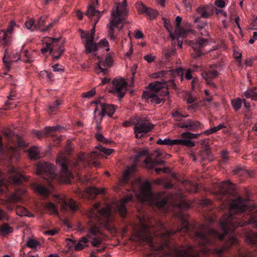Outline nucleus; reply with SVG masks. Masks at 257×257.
Masks as SVG:
<instances>
[{"instance_id": "obj_57", "label": "nucleus", "mask_w": 257, "mask_h": 257, "mask_svg": "<svg viewBox=\"0 0 257 257\" xmlns=\"http://www.w3.org/2000/svg\"><path fill=\"white\" fill-rule=\"evenodd\" d=\"M95 94V90L94 89H92L91 90L84 92L82 94V96L84 97L90 98L93 96Z\"/></svg>"}, {"instance_id": "obj_33", "label": "nucleus", "mask_w": 257, "mask_h": 257, "mask_svg": "<svg viewBox=\"0 0 257 257\" xmlns=\"http://www.w3.org/2000/svg\"><path fill=\"white\" fill-rule=\"evenodd\" d=\"M61 104V101L60 100H56L52 104L47 105L48 112L50 114L54 113L57 110H58L59 106Z\"/></svg>"}, {"instance_id": "obj_63", "label": "nucleus", "mask_w": 257, "mask_h": 257, "mask_svg": "<svg viewBox=\"0 0 257 257\" xmlns=\"http://www.w3.org/2000/svg\"><path fill=\"white\" fill-rule=\"evenodd\" d=\"M228 152L225 150H223L221 153L222 160L223 163H226L228 160Z\"/></svg>"}, {"instance_id": "obj_17", "label": "nucleus", "mask_w": 257, "mask_h": 257, "mask_svg": "<svg viewBox=\"0 0 257 257\" xmlns=\"http://www.w3.org/2000/svg\"><path fill=\"white\" fill-rule=\"evenodd\" d=\"M216 68V66H211L209 70L201 73L202 77L206 80L207 83L209 85H213L211 80L216 77L218 74L217 71L215 70Z\"/></svg>"}, {"instance_id": "obj_9", "label": "nucleus", "mask_w": 257, "mask_h": 257, "mask_svg": "<svg viewBox=\"0 0 257 257\" xmlns=\"http://www.w3.org/2000/svg\"><path fill=\"white\" fill-rule=\"evenodd\" d=\"M112 86L110 92H112L119 98L124 96L127 90V84L123 79H114L112 82Z\"/></svg>"}, {"instance_id": "obj_3", "label": "nucleus", "mask_w": 257, "mask_h": 257, "mask_svg": "<svg viewBox=\"0 0 257 257\" xmlns=\"http://www.w3.org/2000/svg\"><path fill=\"white\" fill-rule=\"evenodd\" d=\"M126 0H123L122 3L117 5L115 9L111 12L109 23L107 25L108 36L111 40L115 41L116 36L114 35V28H118V25L123 23L127 16L126 11Z\"/></svg>"}, {"instance_id": "obj_54", "label": "nucleus", "mask_w": 257, "mask_h": 257, "mask_svg": "<svg viewBox=\"0 0 257 257\" xmlns=\"http://www.w3.org/2000/svg\"><path fill=\"white\" fill-rule=\"evenodd\" d=\"M17 214L20 216H28L29 212L25 208L23 207H20L18 208L17 210Z\"/></svg>"}, {"instance_id": "obj_25", "label": "nucleus", "mask_w": 257, "mask_h": 257, "mask_svg": "<svg viewBox=\"0 0 257 257\" xmlns=\"http://www.w3.org/2000/svg\"><path fill=\"white\" fill-rule=\"evenodd\" d=\"M0 40L4 46H9L11 44L12 36L8 34L5 30L0 31Z\"/></svg>"}, {"instance_id": "obj_13", "label": "nucleus", "mask_w": 257, "mask_h": 257, "mask_svg": "<svg viewBox=\"0 0 257 257\" xmlns=\"http://www.w3.org/2000/svg\"><path fill=\"white\" fill-rule=\"evenodd\" d=\"M98 59V62L97 63V66L95 68V71L97 73L102 72L104 75L107 74L108 70L104 67H110L113 64V60L111 57L108 55L106 56L105 58H100L97 57Z\"/></svg>"}, {"instance_id": "obj_55", "label": "nucleus", "mask_w": 257, "mask_h": 257, "mask_svg": "<svg viewBox=\"0 0 257 257\" xmlns=\"http://www.w3.org/2000/svg\"><path fill=\"white\" fill-rule=\"evenodd\" d=\"M168 73L167 71H161L155 73H153L151 75V77L154 78H159L164 77L166 74Z\"/></svg>"}, {"instance_id": "obj_58", "label": "nucleus", "mask_w": 257, "mask_h": 257, "mask_svg": "<svg viewBox=\"0 0 257 257\" xmlns=\"http://www.w3.org/2000/svg\"><path fill=\"white\" fill-rule=\"evenodd\" d=\"M99 151L107 155H110L113 152V150L107 149L103 147H100Z\"/></svg>"}, {"instance_id": "obj_20", "label": "nucleus", "mask_w": 257, "mask_h": 257, "mask_svg": "<svg viewBox=\"0 0 257 257\" xmlns=\"http://www.w3.org/2000/svg\"><path fill=\"white\" fill-rule=\"evenodd\" d=\"M137 8L140 13L146 14L150 19H155L158 15L157 10L148 8L142 3L138 4Z\"/></svg>"}, {"instance_id": "obj_48", "label": "nucleus", "mask_w": 257, "mask_h": 257, "mask_svg": "<svg viewBox=\"0 0 257 257\" xmlns=\"http://www.w3.org/2000/svg\"><path fill=\"white\" fill-rule=\"evenodd\" d=\"M233 172L234 174L238 175L239 176H245L248 174L247 171L240 166H236L233 170Z\"/></svg>"}, {"instance_id": "obj_16", "label": "nucleus", "mask_w": 257, "mask_h": 257, "mask_svg": "<svg viewBox=\"0 0 257 257\" xmlns=\"http://www.w3.org/2000/svg\"><path fill=\"white\" fill-rule=\"evenodd\" d=\"M98 232V229L96 226H94L90 229L89 232L86 235L89 239V241L91 240L92 245L94 247L98 246L102 242L101 238L97 235Z\"/></svg>"}, {"instance_id": "obj_5", "label": "nucleus", "mask_w": 257, "mask_h": 257, "mask_svg": "<svg viewBox=\"0 0 257 257\" xmlns=\"http://www.w3.org/2000/svg\"><path fill=\"white\" fill-rule=\"evenodd\" d=\"M137 187L135 186L134 183H132L133 191L137 197L142 201L153 199L154 194L151 189V185L149 181H147L143 183L140 179L136 180Z\"/></svg>"}, {"instance_id": "obj_30", "label": "nucleus", "mask_w": 257, "mask_h": 257, "mask_svg": "<svg viewBox=\"0 0 257 257\" xmlns=\"http://www.w3.org/2000/svg\"><path fill=\"white\" fill-rule=\"evenodd\" d=\"M32 186L33 189L42 196L47 197L49 195V191L45 186L37 184H34Z\"/></svg>"}, {"instance_id": "obj_10", "label": "nucleus", "mask_w": 257, "mask_h": 257, "mask_svg": "<svg viewBox=\"0 0 257 257\" xmlns=\"http://www.w3.org/2000/svg\"><path fill=\"white\" fill-rule=\"evenodd\" d=\"M177 126L180 128L184 129L187 132H197L202 130L204 128V125L200 121L193 119H188L179 122Z\"/></svg>"}, {"instance_id": "obj_38", "label": "nucleus", "mask_w": 257, "mask_h": 257, "mask_svg": "<svg viewBox=\"0 0 257 257\" xmlns=\"http://www.w3.org/2000/svg\"><path fill=\"white\" fill-rule=\"evenodd\" d=\"M187 248L185 250L181 249H176V257H186V255H188L189 252L193 250L194 246L192 245H188Z\"/></svg>"}, {"instance_id": "obj_46", "label": "nucleus", "mask_w": 257, "mask_h": 257, "mask_svg": "<svg viewBox=\"0 0 257 257\" xmlns=\"http://www.w3.org/2000/svg\"><path fill=\"white\" fill-rule=\"evenodd\" d=\"M164 26L168 30L169 32V35L170 38L172 39L173 41H174L176 39V37L174 34L172 33V26L170 24V22L169 20L164 19Z\"/></svg>"}, {"instance_id": "obj_62", "label": "nucleus", "mask_w": 257, "mask_h": 257, "mask_svg": "<svg viewBox=\"0 0 257 257\" xmlns=\"http://www.w3.org/2000/svg\"><path fill=\"white\" fill-rule=\"evenodd\" d=\"M226 126L224 123H220L219 125H218L216 126L211 127L212 129V131L214 133L217 132V131L223 128H225Z\"/></svg>"}, {"instance_id": "obj_64", "label": "nucleus", "mask_w": 257, "mask_h": 257, "mask_svg": "<svg viewBox=\"0 0 257 257\" xmlns=\"http://www.w3.org/2000/svg\"><path fill=\"white\" fill-rule=\"evenodd\" d=\"M135 37L137 39H143L145 36L141 31L137 30L135 31Z\"/></svg>"}, {"instance_id": "obj_35", "label": "nucleus", "mask_w": 257, "mask_h": 257, "mask_svg": "<svg viewBox=\"0 0 257 257\" xmlns=\"http://www.w3.org/2000/svg\"><path fill=\"white\" fill-rule=\"evenodd\" d=\"M88 242H89V239L86 236L82 237L78 242L75 243L74 249L77 251L82 249L86 246L85 244Z\"/></svg>"}, {"instance_id": "obj_56", "label": "nucleus", "mask_w": 257, "mask_h": 257, "mask_svg": "<svg viewBox=\"0 0 257 257\" xmlns=\"http://www.w3.org/2000/svg\"><path fill=\"white\" fill-rule=\"evenodd\" d=\"M58 22V20H53L51 23H50L46 27L42 29V32H45L49 31L51 28H52L55 24H56Z\"/></svg>"}, {"instance_id": "obj_34", "label": "nucleus", "mask_w": 257, "mask_h": 257, "mask_svg": "<svg viewBox=\"0 0 257 257\" xmlns=\"http://www.w3.org/2000/svg\"><path fill=\"white\" fill-rule=\"evenodd\" d=\"M38 148L33 147L30 148L29 150V156L31 159L34 160H38L40 158V152Z\"/></svg>"}, {"instance_id": "obj_28", "label": "nucleus", "mask_w": 257, "mask_h": 257, "mask_svg": "<svg viewBox=\"0 0 257 257\" xmlns=\"http://www.w3.org/2000/svg\"><path fill=\"white\" fill-rule=\"evenodd\" d=\"M115 111L114 105L108 104L107 103L102 104L101 112L104 113V115H107L111 117Z\"/></svg>"}, {"instance_id": "obj_47", "label": "nucleus", "mask_w": 257, "mask_h": 257, "mask_svg": "<svg viewBox=\"0 0 257 257\" xmlns=\"http://www.w3.org/2000/svg\"><path fill=\"white\" fill-rule=\"evenodd\" d=\"M25 25L26 28L33 31L37 29V24L35 23V21L33 19H30L25 23Z\"/></svg>"}, {"instance_id": "obj_4", "label": "nucleus", "mask_w": 257, "mask_h": 257, "mask_svg": "<svg viewBox=\"0 0 257 257\" xmlns=\"http://www.w3.org/2000/svg\"><path fill=\"white\" fill-rule=\"evenodd\" d=\"M36 173L39 176L46 180L49 185H51V181L58 179V176L55 172L54 165L46 162H39L36 166Z\"/></svg>"}, {"instance_id": "obj_6", "label": "nucleus", "mask_w": 257, "mask_h": 257, "mask_svg": "<svg viewBox=\"0 0 257 257\" xmlns=\"http://www.w3.org/2000/svg\"><path fill=\"white\" fill-rule=\"evenodd\" d=\"M100 203H95L88 211L87 215L90 219L99 222L102 218L108 219L110 215V211L108 208L100 209Z\"/></svg>"}, {"instance_id": "obj_2", "label": "nucleus", "mask_w": 257, "mask_h": 257, "mask_svg": "<svg viewBox=\"0 0 257 257\" xmlns=\"http://www.w3.org/2000/svg\"><path fill=\"white\" fill-rule=\"evenodd\" d=\"M97 0H95L93 3L90 5L86 13V15L89 17V19L93 21L92 24V28L91 30V33H85L83 32L81 35L82 39H86L84 42L86 49V53H90L93 51V55H96L97 51V45L96 43L94 42V35L95 33V27L96 24L99 21L100 18L102 16L103 11L100 12L99 11L96 10L94 8V5L97 4Z\"/></svg>"}, {"instance_id": "obj_44", "label": "nucleus", "mask_w": 257, "mask_h": 257, "mask_svg": "<svg viewBox=\"0 0 257 257\" xmlns=\"http://www.w3.org/2000/svg\"><path fill=\"white\" fill-rule=\"evenodd\" d=\"M48 17L47 16H44L40 17L38 20V22L37 23V29H40L41 32L42 29L47 26L46 21Z\"/></svg>"}, {"instance_id": "obj_36", "label": "nucleus", "mask_w": 257, "mask_h": 257, "mask_svg": "<svg viewBox=\"0 0 257 257\" xmlns=\"http://www.w3.org/2000/svg\"><path fill=\"white\" fill-rule=\"evenodd\" d=\"M197 11L201 18H207L211 15L209 8L207 7H199Z\"/></svg>"}, {"instance_id": "obj_7", "label": "nucleus", "mask_w": 257, "mask_h": 257, "mask_svg": "<svg viewBox=\"0 0 257 257\" xmlns=\"http://www.w3.org/2000/svg\"><path fill=\"white\" fill-rule=\"evenodd\" d=\"M208 41L207 39L200 38L196 40L190 41L189 45L192 48L191 52L192 56L194 58H198L204 54L202 49L207 45Z\"/></svg>"}, {"instance_id": "obj_40", "label": "nucleus", "mask_w": 257, "mask_h": 257, "mask_svg": "<svg viewBox=\"0 0 257 257\" xmlns=\"http://www.w3.org/2000/svg\"><path fill=\"white\" fill-rule=\"evenodd\" d=\"M242 102L243 99H241L239 97L235 98L231 100V105L235 112L240 110L242 106Z\"/></svg>"}, {"instance_id": "obj_43", "label": "nucleus", "mask_w": 257, "mask_h": 257, "mask_svg": "<svg viewBox=\"0 0 257 257\" xmlns=\"http://www.w3.org/2000/svg\"><path fill=\"white\" fill-rule=\"evenodd\" d=\"M186 189L190 193H196L198 190V186L196 184H193L190 182H184Z\"/></svg>"}, {"instance_id": "obj_41", "label": "nucleus", "mask_w": 257, "mask_h": 257, "mask_svg": "<svg viewBox=\"0 0 257 257\" xmlns=\"http://www.w3.org/2000/svg\"><path fill=\"white\" fill-rule=\"evenodd\" d=\"M139 237L143 242L150 245L153 243V238L151 235L147 234L145 232H142L139 235Z\"/></svg>"}, {"instance_id": "obj_18", "label": "nucleus", "mask_w": 257, "mask_h": 257, "mask_svg": "<svg viewBox=\"0 0 257 257\" xmlns=\"http://www.w3.org/2000/svg\"><path fill=\"white\" fill-rule=\"evenodd\" d=\"M149 86L154 90L155 92H150L148 95V99H150L151 101L157 104H160L164 102L165 99L163 97H160L158 95V92L156 91L158 88L155 84L153 83H150Z\"/></svg>"}, {"instance_id": "obj_45", "label": "nucleus", "mask_w": 257, "mask_h": 257, "mask_svg": "<svg viewBox=\"0 0 257 257\" xmlns=\"http://www.w3.org/2000/svg\"><path fill=\"white\" fill-rule=\"evenodd\" d=\"M18 27L19 26L16 24L15 21L11 20L9 23L7 29L5 30V31L12 36L15 28Z\"/></svg>"}, {"instance_id": "obj_11", "label": "nucleus", "mask_w": 257, "mask_h": 257, "mask_svg": "<svg viewBox=\"0 0 257 257\" xmlns=\"http://www.w3.org/2000/svg\"><path fill=\"white\" fill-rule=\"evenodd\" d=\"M203 210L205 212L204 215L209 224L217 221V217L214 211H212L213 206L212 201L209 199H204L202 200Z\"/></svg>"}, {"instance_id": "obj_24", "label": "nucleus", "mask_w": 257, "mask_h": 257, "mask_svg": "<svg viewBox=\"0 0 257 257\" xmlns=\"http://www.w3.org/2000/svg\"><path fill=\"white\" fill-rule=\"evenodd\" d=\"M49 41L46 43V46L41 49V53L43 54L49 52V54H52L55 50V44L59 43V39L49 38Z\"/></svg>"}, {"instance_id": "obj_32", "label": "nucleus", "mask_w": 257, "mask_h": 257, "mask_svg": "<svg viewBox=\"0 0 257 257\" xmlns=\"http://www.w3.org/2000/svg\"><path fill=\"white\" fill-rule=\"evenodd\" d=\"M170 74H171L174 78L176 79H179L181 82L183 80V74L184 71L182 68H178L175 69H173L170 71Z\"/></svg>"}, {"instance_id": "obj_8", "label": "nucleus", "mask_w": 257, "mask_h": 257, "mask_svg": "<svg viewBox=\"0 0 257 257\" xmlns=\"http://www.w3.org/2000/svg\"><path fill=\"white\" fill-rule=\"evenodd\" d=\"M154 127V125L146 120H140L136 123L134 127L136 138L142 139L144 135L151 132Z\"/></svg>"}, {"instance_id": "obj_12", "label": "nucleus", "mask_w": 257, "mask_h": 257, "mask_svg": "<svg viewBox=\"0 0 257 257\" xmlns=\"http://www.w3.org/2000/svg\"><path fill=\"white\" fill-rule=\"evenodd\" d=\"M56 163L61 167V174L63 177L66 178V179H69L71 177L72 174L68 168L70 161L64 155L60 154L58 155Z\"/></svg>"}, {"instance_id": "obj_61", "label": "nucleus", "mask_w": 257, "mask_h": 257, "mask_svg": "<svg viewBox=\"0 0 257 257\" xmlns=\"http://www.w3.org/2000/svg\"><path fill=\"white\" fill-rule=\"evenodd\" d=\"M54 71L62 72L64 71V68L59 64H56L52 66Z\"/></svg>"}, {"instance_id": "obj_23", "label": "nucleus", "mask_w": 257, "mask_h": 257, "mask_svg": "<svg viewBox=\"0 0 257 257\" xmlns=\"http://www.w3.org/2000/svg\"><path fill=\"white\" fill-rule=\"evenodd\" d=\"M182 18L180 16H177L175 19L176 23V30L175 33L178 35L179 37H183L187 35L188 33L191 31V30H186L181 25L182 22Z\"/></svg>"}, {"instance_id": "obj_15", "label": "nucleus", "mask_w": 257, "mask_h": 257, "mask_svg": "<svg viewBox=\"0 0 257 257\" xmlns=\"http://www.w3.org/2000/svg\"><path fill=\"white\" fill-rule=\"evenodd\" d=\"M18 60H22V57L19 52L13 54L11 55L8 48L5 50L4 56L3 58V62L5 66V70L9 71L11 68V64L16 62Z\"/></svg>"}, {"instance_id": "obj_26", "label": "nucleus", "mask_w": 257, "mask_h": 257, "mask_svg": "<svg viewBox=\"0 0 257 257\" xmlns=\"http://www.w3.org/2000/svg\"><path fill=\"white\" fill-rule=\"evenodd\" d=\"M145 164L151 168L159 165H163L165 162L163 160H159L157 159H152L150 156H147L144 161Z\"/></svg>"}, {"instance_id": "obj_1", "label": "nucleus", "mask_w": 257, "mask_h": 257, "mask_svg": "<svg viewBox=\"0 0 257 257\" xmlns=\"http://www.w3.org/2000/svg\"><path fill=\"white\" fill-rule=\"evenodd\" d=\"M218 192L219 196L217 199L229 203L228 212L224 213L219 220L221 234L209 224H200L197 229L189 223L187 218L182 213L179 215L180 224L176 229L166 232L168 237L180 233L181 235L187 234L194 239L195 244L200 247V249L194 248L192 250L193 253L188 254V257H204L207 254L224 257L223 253L225 250L233 246L238 248V241L235 232L237 227L248 224L257 227V218L255 215L244 213L240 217L245 211L250 210V207L247 201L241 197L233 199L236 192L232 183L229 181L222 183Z\"/></svg>"}, {"instance_id": "obj_21", "label": "nucleus", "mask_w": 257, "mask_h": 257, "mask_svg": "<svg viewBox=\"0 0 257 257\" xmlns=\"http://www.w3.org/2000/svg\"><path fill=\"white\" fill-rule=\"evenodd\" d=\"M64 127H61L59 125H56L54 126H48L45 127L44 132H39L35 131L34 134L39 138H41L43 135H51L56 132H61Z\"/></svg>"}, {"instance_id": "obj_31", "label": "nucleus", "mask_w": 257, "mask_h": 257, "mask_svg": "<svg viewBox=\"0 0 257 257\" xmlns=\"http://www.w3.org/2000/svg\"><path fill=\"white\" fill-rule=\"evenodd\" d=\"M168 198L164 197H162L161 196H157V200L154 202L155 205L159 208H165L168 204Z\"/></svg>"}, {"instance_id": "obj_60", "label": "nucleus", "mask_w": 257, "mask_h": 257, "mask_svg": "<svg viewBox=\"0 0 257 257\" xmlns=\"http://www.w3.org/2000/svg\"><path fill=\"white\" fill-rule=\"evenodd\" d=\"M172 115L176 121L180 122L181 121L180 117H181V113L177 110L174 111L172 112Z\"/></svg>"}, {"instance_id": "obj_22", "label": "nucleus", "mask_w": 257, "mask_h": 257, "mask_svg": "<svg viewBox=\"0 0 257 257\" xmlns=\"http://www.w3.org/2000/svg\"><path fill=\"white\" fill-rule=\"evenodd\" d=\"M134 199L133 195H130L126 197L123 198L121 204L117 206V209L120 216L122 218H125L127 213V210L125 204L129 201H132Z\"/></svg>"}, {"instance_id": "obj_37", "label": "nucleus", "mask_w": 257, "mask_h": 257, "mask_svg": "<svg viewBox=\"0 0 257 257\" xmlns=\"http://www.w3.org/2000/svg\"><path fill=\"white\" fill-rule=\"evenodd\" d=\"M13 228L7 223H4L2 225H0V235H7L13 232Z\"/></svg>"}, {"instance_id": "obj_59", "label": "nucleus", "mask_w": 257, "mask_h": 257, "mask_svg": "<svg viewBox=\"0 0 257 257\" xmlns=\"http://www.w3.org/2000/svg\"><path fill=\"white\" fill-rule=\"evenodd\" d=\"M130 170L126 171L122 175V179L124 183H128L130 180Z\"/></svg>"}, {"instance_id": "obj_50", "label": "nucleus", "mask_w": 257, "mask_h": 257, "mask_svg": "<svg viewBox=\"0 0 257 257\" xmlns=\"http://www.w3.org/2000/svg\"><path fill=\"white\" fill-rule=\"evenodd\" d=\"M97 111V107H96L94 111V119L95 120V121L96 123H101V122L103 118V117L105 116L104 113H103L102 112L100 111L98 113V114L96 115V112Z\"/></svg>"}, {"instance_id": "obj_49", "label": "nucleus", "mask_w": 257, "mask_h": 257, "mask_svg": "<svg viewBox=\"0 0 257 257\" xmlns=\"http://www.w3.org/2000/svg\"><path fill=\"white\" fill-rule=\"evenodd\" d=\"M88 192L91 195H94L95 196L99 194H104L105 193V190L102 188L98 189L94 187H92L89 189Z\"/></svg>"}, {"instance_id": "obj_51", "label": "nucleus", "mask_w": 257, "mask_h": 257, "mask_svg": "<svg viewBox=\"0 0 257 257\" xmlns=\"http://www.w3.org/2000/svg\"><path fill=\"white\" fill-rule=\"evenodd\" d=\"M46 208L49 210L51 214H57L58 210L55 205L52 203L49 202L46 205Z\"/></svg>"}, {"instance_id": "obj_14", "label": "nucleus", "mask_w": 257, "mask_h": 257, "mask_svg": "<svg viewBox=\"0 0 257 257\" xmlns=\"http://www.w3.org/2000/svg\"><path fill=\"white\" fill-rule=\"evenodd\" d=\"M157 143L161 145H182L188 147H193L195 146V143L192 141L188 140H181V139L176 140L166 139L164 140H162L161 139H159L157 141Z\"/></svg>"}, {"instance_id": "obj_42", "label": "nucleus", "mask_w": 257, "mask_h": 257, "mask_svg": "<svg viewBox=\"0 0 257 257\" xmlns=\"http://www.w3.org/2000/svg\"><path fill=\"white\" fill-rule=\"evenodd\" d=\"M201 134H203L202 133L200 134H192L190 132H184L181 135L182 138V139H181L188 140L191 141L190 139H196L200 137L201 135Z\"/></svg>"}, {"instance_id": "obj_19", "label": "nucleus", "mask_w": 257, "mask_h": 257, "mask_svg": "<svg viewBox=\"0 0 257 257\" xmlns=\"http://www.w3.org/2000/svg\"><path fill=\"white\" fill-rule=\"evenodd\" d=\"M59 200V202L61 203V209L62 211H67L70 209L72 211H75L78 208L76 202L73 199H70L68 202L64 199L60 198Z\"/></svg>"}, {"instance_id": "obj_29", "label": "nucleus", "mask_w": 257, "mask_h": 257, "mask_svg": "<svg viewBox=\"0 0 257 257\" xmlns=\"http://www.w3.org/2000/svg\"><path fill=\"white\" fill-rule=\"evenodd\" d=\"M58 43H57L55 44V50L52 54H50V55H52L54 61L58 60L64 52V49L62 45H59Z\"/></svg>"}, {"instance_id": "obj_39", "label": "nucleus", "mask_w": 257, "mask_h": 257, "mask_svg": "<svg viewBox=\"0 0 257 257\" xmlns=\"http://www.w3.org/2000/svg\"><path fill=\"white\" fill-rule=\"evenodd\" d=\"M243 96L247 99L251 98V100L257 101V92L253 89H248L243 92Z\"/></svg>"}, {"instance_id": "obj_52", "label": "nucleus", "mask_w": 257, "mask_h": 257, "mask_svg": "<svg viewBox=\"0 0 257 257\" xmlns=\"http://www.w3.org/2000/svg\"><path fill=\"white\" fill-rule=\"evenodd\" d=\"M97 46V50L98 48L99 47H101L103 48L107 47L106 49V51H109V48H108V42L105 39H103L101 40L98 44H96Z\"/></svg>"}, {"instance_id": "obj_53", "label": "nucleus", "mask_w": 257, "mask_h": 257, "mask_svg": "<svg viewBox=\"0 0 257 257\" xmlns=\"http://www.w3.org/2000/svg\"><path fill=\"white\" fill-rule=\"evenodd\" d=\"M39 244V242L36 240L30 239L27 241L26 246L31 248H34L36 247Z\"/></svg>"}, {"instance_id": "obj_27", "label": "nucleus", "mask_w": 257, "mask_h": 257, "mask_svg": "<svg viewBox=\"0 0 257 257\" xmlns=\"http://www.w3.org/2000/svg\"><path fill=\"white\" fill-rule=\"evenodd\" d=\"M245 241L252 245H257V232L249 231L245 235Z\"/></svg>"}]
</instances>
